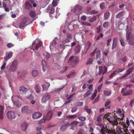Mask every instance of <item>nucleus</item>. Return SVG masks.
Masks as SVG:
<instances>
[{"label": "nucleus", "instance_id": "f257e3e1", "mask_svg": "<svg viewBox=\"0 0 134 134\" xmlns=\"http://www.w3.org/2000/svg\"><path fill=\"white\" fill-rule=\"evenodd\" d=\"M18 91L20 93H26V98L29 99H32L33 98V97L31 94V92L30 91V93L29 95L26 94V92L27 90V89L26 87L24 86H20L18 89Z\"/></svg>", "mask_w": 134, "mask_h": 134}, {"label": "nucleus", "instance_id": "f03ea898", "mask_svg": "<svg viewBox=\"0 0 134 134\" xmlns=\"http://www.w3.org/2000/svg\"><path fill=\"white\" fill-rule=\"evenodd\" d=\"M114 115L118 120H122L124 116V113L121 111V109L119 108H117L116 112L114 113Z\"/></svg>", "mask_w": 134, "mask_h": 134}, {"label": "nucleus", "instance_id": "7ed1b4c3", "mask_svg": "<svg viewBox=\"0 0 134 134\" xmlns=\"http://www.w3.org/2000/svg\"><path fill=\"white\" fill-rule=\"evenodd\" d=\"M9 71L10 72H14L16 71L18 64V60L16 59H14L10 64Z\"/></svg>", "mask_w": 134, "mask_h": 134}, {"label": "nucleus", "instance_id": "20e7f679", "mask_svg": "<svg viewBox=\"0 0 134 134\" xmlns=\"http://www.w3.org/2000/svg\"><path fill=\"white\" fill-rule=\"evenodd\" d=\"M127 39L128 40L129 44L131 46L134 45V36L131 33L129 32L126 34Z\"/></svg>", "mask_w": 134, "mask_h": 134}, {"label": "nucleus", "instance_id": "39448f33", "mask_svg": "<svg viewBox=\"0 0 134 134\" xmlns=\"http://www.w3.org/2000/svg\"><path fill=\"white\" fill-rule=\"evenodd\" d=\"M7 118L10 120L14 119L16 116V113L13 111H9L6 114Z\"/></svg>", "mask_w": 134, "mask_h": 134}, {"label": "nucleus", "instance_id": "423d86ee", "mask_svg": "<svg viewBox=\"0 0 134 134\" xmlns=\"http://www.w3.org/2000/svg\"><path fill=\"white\" fill-rule=\"evenodd\" d=\"M51 95L48 93L44 94L42 97L41 99V102L45 103L51 99Z\"/></svg>", "mask_w": 134, "mask_h": 134}, {"label": "nucleus", "instance_id": "0eeeda50", "mask_svg": "<svg viewBox=\"0 0 134 134\" xmlns=\"http://www.w3.org/2000/svg\"><path fill=\"white\" fill-rule=\"evenodd\" d=\"M42 45V42L38 41L36 40L33 42L32 47H35V49L37 50L38 48L41 46Z\"/></svg>", "mask_w": 134, "mask_h": 134}, {"label": "nucleus", "instance_id": "6e6552de", "mask_svg": "<svg viewBox=\"0 0 134 134\" xmlns=\"http://www.w3.org/2000/svg\"><path fill=\"white\" fill-rule=\"evenodd\" d=\"M82 9V7L81 6L77 5L74 8L71 9V11L74 13H77L81 11Z\"/></svg>", "mask_w": 134, "mask_h": 134}, {"label": "nucleus", "instance_id": "1a4fd4ad", "mask_svg": "<svg viewBox=\"0 0 134 134\" xmlns=\"http://www.w3.org/2000/svg\"><path fill=\"white\" fill-rule=\"evenodd\" d=\"M47 12H48L51 14H53L55 12V8L53 6L51 5H50L46 9Z\"/></svg>", "mask_w": 134, "mask_h": 134}, {"label": "nucleus", "instance_id": "9d476101", "mask_svg": "<svg viewBox=\"0 0 134 134\" xmlns=\"http://www.w3.org/2000/svg\"><path fill=\"white\" fill-rule=\"evenodd\" d=\"M42 114L39 112H36L32 114V118L33 119H38L42 116Z\"/></svg>", "mask_w": 134, "mask_h": 134}, {"label": "nucleus", "instance_id": "9b49d317", "mask_svg": "<svg viewBox=\"0 0 134 134\" xmlns=\"http://www.w3.org/2000/svg\"><path fill=\"white\" fill-rule=\"evenodd\" d=\"M27 21L26 18L24 19L23 21L20 24L19 27L20 28L24 29V27L27 24Z\"/></svg>", "mask_w": 134, "mask_h": 134}, {"label": "nucleus", "instance_id": "f8f14e48", "mask_svg": "<svg viewBox=\"0 0 134 134\" xmlns=\"http://www.w3.org/2000/svg\"><path fill=\"white\" fill-rule=\"evenodd\" d=\"M27 106H25L23 107L21 109V111L22 113L28 114L30 112Z\"/></svg>", "mask_w": 134, "mask_h": 134}, {"label": "nucleus", "instance_id": "ddd939ff", "mask_svg": "<svg viewBox=\"0 0 134 134\" xmlns=\"http://www.w3.org/2000/svg\"><path fill=\"white\" fill-rule=\"evenodd\" d=\"M4 107L0 105V119H2L3 118V114L4 113Z\"/></svg>", "mask_w": 134, "mask_h": 134}, {"label": "nucleus", "instance_id": "4468645a", "mask_svg": "<svg viewBox=\"0 0 134 134\" xmlns=\"http://www.w3.org/2000/svg\"><path fill=\"white\" fill-rule=\"evenodd\" d=\"M52 111H48L46 116H44L48 120H49L52 116Z\"/></svg>", "mask_w": 134, "mask_h": 134}, {"label": "nucleus", "instance_id": "2eb2a0df", "mask_svg": "<svg viewBox=\"0 0 134 134\" xmlns=\"http://www.w3.org/2000/svg\"><path fill=\"white\" fill-rule=\"evenodd\" d=\"M115 116H112L109 117V116H107V120H108L110 123H112L113 122L114 120L115 119Z\"/></svg>", "mask_w": 134, "mask_h": 134}, {"label": "nucleus", "instance_id": "dca6fc26", "mask_svg": "<svg viewBox=\"0 0 134 134\" xmlns=\"http://www.w3.org/2000/svg\"><path fill=\"white\" fill-rule=\"evenodd\" d=\"M25 8L27 10H29L32 7V5L29 2H26L25 4Z\"/></svg>", "mask_w": 134, "mask_h": 134}, {"label": "nucleus", "instance_id": "f3484780", "mask_svg": "<svg viewBox=\"0 0 134 134\" xmlns=\"http://www.w3.org/2000/svg\"><path fill=\"white\" fill-rule=\"evenodd\" d=\"M104 69L103 66H99V71L98 73H96V76H98L100 75L102 73Z\"/></svg>", "mask_w": 134, "mask_h": 134}, {"label": "nucleus", "instance_id": "a211bd4d", "mask_svg": "<svg viewBox=\"0 0 134 134\" xmlns=\"http://www.w3.org/2000/svg\"><path fill=\"white\" fill-rule=\"evenodd\" d=\"M70 125V123L68 122L67 124L62 125L60 128V130L62 131H64L66 130V127L68 125Z\"/></svg>", "mask_w": 134, "mask_h": 134}, {"label": "nucleus", "instance_id": "6ab92c4d", "mask_svg": "<svg viewBox=\"0 0 134 134\" xmlns=\"http://www.w3.org/2000/svg\"><path fill=\"white\" fill-rule=\"evenodd\" d=\"M132 93V90H127L125 92L123 93L122 94L123 96H127L130 95Z\"/></svg>", "mask_w": 134, "mask_h": 134}, {"label": "nucleus", "instance_id": "aec40b11", "mask_svg": "<svg viewBox=\"0 0 134 134\" xmlns=\"http://www.w3.org/2000/svg\"><path fill=\"white\" fill-rule=\"evenodd\" d=\"M28 125L26 123L24 122L22 123L21 125V128L22 130L23 131H25L27 129Z\"/></svg>", "mask_w": 134, "mask_h": 134}, {"label": "nucleus", "instance_id": "412c9836", "mask_svg": "<svg viewBox=\"0 0 134 134\" xmlns=\"http://www.w3.org/2000/svg\"><path fill=\"white\" fill-rule=\"evenodd\" d=\"M41 64L42 66V70L44 72L45 71L46 68V64L45 61L43 60H42L41 61Z\"/></svg>", "mask_w": 134, "mask_h": 134}, {"label": "nucleus", "instance_id": "4be33fe9", "mask_svg": "<svg viewBox=\"0 0 134 134\" xmlns=\"http://www.w3.org/2000/svg\"><path fill=\"white\" fill-rule=\"evenodd\" d=\"M92 92L91 90L87 91L83 95V96L84 98H86L90 96L91 93Z\"/></svg>", "mask_w": 134, "mask_h": 134}, {"label": "nucleus", "instance_id": "5701e85b", "mask_svg": "<svg viewBox=\"0 0 134 134\" xmlns=\"http://www.w3.org/2000/svg\"><path fill=\"white\" fill-rule=\"evenodd\" d=\"M34 88L36 91V92L37 93H39L40 92V89L39 86L38 84H36L35 85Z\"/></svg>", "mask_w": 134, "mask_h": 134}, {"label": "nucleus", "instance_id": "b1692460", "mask_svg": "<svg viewBox=\"0 0 134 134\" xmlns=\"http://www.w3.org/2000/svg\"><path fill=\"white\" fill-rule=\"evenodd\" d=\"M78 123V122L75 121L71 123H70V125H68V126H71V127H74V128H75L77 126V124Z\"/></svg>", "mask_w": 134, "mask_h": 134}, {"label": "nucleus", "instance_id": "393cba45", "mask_svg": "<svg viewBox=\"0 0 134 134\" xmlns=\"http://www.w3.org/2000/svg\"><path fill=\"white\" fill-rule=\"evenodd\" d=\"M125 130L121 128L120 127H119L117 129V132L119 134H121L122 133H123L124 130Z\"/></svg>", "mask_w": 134, "mask_h": 134}, {"label": "nucleus", "instance_id": "a878e982", "mask_svg": "<svg viewBox=\"0 0 134 134\" xmlns=\"http://www.w3.org/2000/svg\"><path fill=\"white\" fill-rule=\"evenodd\" d=\"M124 13L125 12L124 11L120 12L116 15V18H120Z\"/></svg>", "mask_w": 134, "mask_h": 134}, {"label": "nucleus", "instance_id": "bb28decb", "mask_svg": "<svg viewBox=\"0 0 134 134\" xmlns=\"http://www.w3.org/2000/svg\"><path fill=\"white\" fill-rule=\"evenodd\" d=\"M29 15L32 18H34L36 16V14L35 11L33 10L30 11L29 12Z\"/></svg>", "mask_w": 134, "mask_h": 134}, {"label": "nucleus", "instance_id": "cd10ccee", "mask_svg": "<svg viewBox=\"0 0 134 134\" xmlns=\"http://www.w3.org/2000/svg\"><path fill=\"white\" fill-rule=\"evenodd\" d=\"M85 111L87 112L88 114H90L92 112V110L91 109L88 108L87 106H85L84 108Z\"/></svg>", "mask_w": 134, "mask_h": 134}, {"label": "nucleus", "instance_id": "c85d7f7f", "mask_svg": "<svg viewBox=\"0 0 134 134\" xmlns=\"http://www.w3.org/2000/svg\"><path fill=\"white\" fill-rule=\"evenodd\" d=\"M32 75L34 77H36L38 74V71L37 70H33L32 72Z\"/></svg>", "mask_w": 134, "mask_h": 134}, {"label": "nucleus", "instance_id": "c756f323", "mask_svg": "<svg viewBox=\"0 0 134 134\" xmlns=\"http://www.w3.org/2000/svg\"><path fill=\"white\" fill-rule=\"evenodd\" d=\"M97 92V90L95 89L94 93L92 94V96L91 97V99L92 100H93L96 96Z\"/></svg>", "mask_w": 134, "mask_h": 134}, {"label": "nucleus", "instance_id": "7c9ffc66", "mask_svg": "<svg viewBox=\"0 0 134 134\" xmlns=\"http://www.w3.org/2000/svg\"><path fill=\"white\" fill-rule=\"evenodd\" d=\"M125 69V68L121 69L118 68L116 69L115 71L116 73H119L122 72Z\"/></svg>", "mask_w": 134, "mask_h": 134}, {"label": "nucleus", "instance_id": "2f4dec72", "mask_svg": "<svg viewBox=\"0 0 134 134\" xmlns=\"http://www.w3.org/2000/svg\"><path fill=\"white\" fill-rule=\"evenodd\" d=\"M47 120H48L47 119L44 117V116H43V118L41 120L39 121V124H41L42 123H45Z\"/></svg>", "mask_w": 134, "mask_h": 134}, {"label": "nucleus", "instance_id": "473e14b6", "mask_svg": "<svg viewBox=\"0 0 134 134\" xmlns=\"http://www.w3.org/2000/svg\"><path fill=\"white\" fill-rule=\"evenodd\" d=\"M93 62V59L92 58H90L87 61V62L86 63V65H90Z\"/></svg>", "mask_w": 134, "mask_h": 134}, {"label": "nucleus", "instance_id": "72a5a7b5", "mask_svg": "<svg viewBox=\"0 0 134 134\" xmlns=\"http://www.w3.org/2000/svg\"><path fill=\"white\" fill-rule=\"evenodd\" d=\"M77 115L75 114L72 115H69L67 116L66 117V118L67 119H74L76 118L77 117Z\"/></svg>", "mask_w": 134, "mask_h": 134}, {"label": "nucleus", "instance_id": "f704fd0d", "mask_svg": "<svg viewBox=\"0 0 134 134\" xmlns=\"http://www.w3.org/2000/svg\"><path fill=\"white\" fill-rule=\"evenodd\" d=\"M104 93L105 96H110L111 94V92L107 90H104Z\"/></svg>", "mask_w": 134, "mask_h": 134}, {"label": "nucleus", "instance_id": "c9c22d12", "mask_svg": "<svg viewBox=\"0 0 134 134\" xmlns=\"http://www.w3.org/2000/svg\"><path fill=\"white\" fill-rule=\"evenodd\" d=\"M57 44L55 40H53L52 42H51L50 44V47H51L52 46L54 47Z\"/></svg>", "mask_w": 134, "mask_h": 134}, {"label": "nucleus", "instance_id": "e433bc0d", "mask_svg": "<svg viewBox=\"0 0 134 134\" xmlns=\"http://www.w3.org/2000/svg\"><path fill=\"white\" fill-rule=\"evenodd\" d=\"M95 53L96 54V58H97L99 57L100 55V51L99 50H97Z\"/></svg>", "mask_w": 134, "mask_h": 134}, {"label": "nucleus", "instance_id": "4c0bfd02", "mask_svg": "<svg viewBox=\"0 0 134 134\" xmlns=\"http://www.w3.org/2000/svg\"><path fill=\"white\" fill-rule=\"evenodd\" d=\"M99 95L98 96L97 98L95 99L94 100L93 102V104H94L98 102L99 100Z\"/></svg>", "mask_w": 134, "mask_h": 134}, {"label": "nucleus", "instance_id": "58836bf2", "mask_svg": "<svg viewBox=\"0 0 134 134\" xmlns=\"http://www.w3.org/2000/svg\"><path fill=\"white\" fill-rule=\"evenodd\" d=\"M97 17L96 16H94L93 18H91L89 20V22L91 23L93 22L94 21H96V20Z\"/></svg>", "mask_w": 134, "mask_h": 134}, {"label": "nucleus", "instance_id": "ea45409f", "mask_svg": "<svg viewBox=\"0 0 134 134\" xmlns=\"http://www.w3.org/2000/svg\"><path fill=\"white\" fill-rule=\"evenodd\" d=\"M101 129H103V130L104 131H107L108 132V133H110L111 132V131H110V130L108 129H107V126H105V127H103V128H102Z\"/></svg>", "mask_w": 134, "mask_h": 134}, {"label": "nucleus", "instance_id": "a19ab883", "mask_svg": "<svg viewBox=\"0 0 134 134\" xmlns=\"http://www.w3.org/2000/svg\"><path fill=\"white\" fill-rule=\"evenodd\" d=\"M110 13L109 12H107L104 14V17L105 19H107L109 16Z\"/></svg>", "mask_w": 134, "mask_h": 134}, {"label": "nucleus", "instance_id": "79ce46f5", "mask_svg": "<svg viewBox=\"0 0 134 134\" xmlns=\"http://www.w3.org/2000/svg\"><path fill=\"white\" fill-rule=\"evenodd\" d=\"M76 106H82L83 104V102H79L76 103Z\"/></svg>", "mask_w": 134, "mask_h": 134}, {"label": "nucleus", "instance_id": "37998d69", "mask_svg": "<svg viewBox=\"0 0 134 134\" xmlns=\"http://www.w3.org/2000/svg\"><path fill=\"white\" fill-rule=\"evenodd\" d=\"M52 6H53L54 7H56L57 5V2L55 0H53L52 3Z\"/></svg>", "mask_w": 134, "mask_h": 134}, {"label": "nucleus", "instance_id": "c03bdc74", "mask_svg": "<svg viewBox=\"0 0 134 134\" xmlns=\"http://www.w3.org/2000/svg\"><path fill=\"white\" fill-rule=\"evenodd\" d=\"M134 69V66H133L130 68L127 71V72L128 73H130V74L131 73L132 70Z\"/></svg>", "mask_w": 134, "mask_h": 134}, {"label": "nucleus", "instance_id": "a18cd8bd", "mask_svg": "<svg viewBox=\"0 0 134 134\" xmlns=\"http://www.w3.org/2000/svg\"><path fill=\"white\" fill-rule=\"evenodd\" d=\"M109 23L108 22H105L103 24V26L105 28L107 27L109 25Z\"/></svg>", "mask_w": 134, "mask_h": 134}, {"label": "nucleus", "instance_id": "49530a36", "mask_svg": "<svg viewBox=\"0 0 134 134\" xmlns=\"http://www.w3.org/2000/svg\"><path fill=\"white\" fill-rule=\"evenodd\" d=\"M100 7L101 9H103L105 7L104 3H102L100 4Z\"/></svg>", "mask_w": 134, "mask_h": 134}, {"label": "nucleus", "instance_id": "de8ad7c7", "mask_svg": "<svg viewBox=\"0 0 134 134\" xmlns=\"http://www.w3.org/2000/svg\"><path fill=\"white\" fill-rule=\"evenodd\" d=\"M91 45V43L90 42V41H88L87 43V45L86 46V47H87V50L89 49Z\"/></svg>", "mask_w": 134, "mask_h": 134}, {"label": "nucleus", "instance_id": "09e8293b", "mask_svg": "<svg viewBox=\"0 0 134 134\" xmlns=\"http://www.w3.org/2000/svg\"><path fill=\"white\" fill-rule=\"evenodd\" d=\"M70 41V40L67 38H65L63 39V43H68Z\"/></svg>", "mask_w": 134, "mask_h": 134}, {"label": "nucleus", "instance_id": "8fccbe9b", "mask_svg": "<svg viewBox=\"0 0 134 134\" xmlns=\"http://www.w3.org/2000/svg\"><path fill=\"white\" fill-rule=\"evenodd\" d=\"M120 42L121 44L122 47L125 46V44L124 40L122 39H120Z\"/></svg>", "mask_w": 134, "mask_h": 134}, {"label": "nucleus", "instance_id": "3c124183", "mask_svg": "<svg viewBox=\"0 0 134 134\" xmlns=\"http://www.w3.org/2000/svg\"><path fill=\"white\" fill-rule=\"evenodd\" d=\"M102 121V118L100 115H99L97 119V121L98 123H100Z\"/></svg>", "mask_w": 134, "mask_h": 134}, {"label": "nucleus", "instance_id": "603ef678", "mask_svg": "<svg viewBox=\"0 0 134 134\" xmlns=\"http://www.w3.org/2000/svg\"><path fill=\"white\" fill-rule=\"evenodd\" d=\"M104 69H103V72L102 73V74L103 75H104L107 72V68L105 66H104Z\"/></svg>", "mask_w": 134, "mask_h": 134}, {"label": "nucleus", "instance_id": "864d4df0", "mask_svg": "<svg viewBox=\"0 0 134 134\" xmlns=\"http://www.w3.org/2000/svg\"><path fill=\"white\" fill-rule=\"evenodd\" d=\"M116 74V72L115 71H113V72L111 74L109 77L110 78H112V77Z\"/></svg>", "mask_w": 134, "mask_h": 134}, {"label": "nucleus", "instance_id": "5fc2aeb1", "mask_svg": "<svg viewBox=\"0 0 134 134\" xmlns=\"http://www.w3.org/2000/svg\"><path fill=\"white\" fill-rule=\"evenodd\" d=\"M129 74H130V73H128L127 72V73L123 74L121 78V79L124 78L127 76L129 75Z\"/></svg>", "mask_w": 134, "mask_h": 134}, {"label": "nucleus", "instance_id": "6e6d98bb", "mask_svg": "<svg viewBox=\"0 0 134 134\" xmlns=\"http://www.w3.org/2000/svg\"><path fill=\"white\" fill-rule=\"evenodd\" d=\"M86 19H87V17H86V16H85L84 15L82 16L81 17V19L82 20H84V21L86 20Z\"/></svg>", "mask_w": 134, "mask_h": 134}, {"label": "nucleus", "instance_id": "4d7b16f0", "mask_svg": "<svg viewBox=\"0 0 134 134\" xmlns=\"http://www.w3.org/2000/svg\"><path fill=\"white\" fill-rule=\"evenodd\" d=\"M7 47L8 48H10L11 47H13V45L11 43H8L7 44Z\"/></svg>", "mask_w": 134, "mask_h": 134}, {"label": "nucleus", "instance_id": "13d9d810", "mask_svg": "<svg viewBox=\"0 0 134 134\" xmlns=\"http://www.w3.org/2000/svg\"><path fill=\"white\" fill-rule=\"evenodd\" d=\"M67 37L69 39H72V37L71 35L69 34H66Z\"/></svg>", "mask_w": 134, "mask_h": 134}, {"label": "nucleus", "instance_id": "bf43d9fd", "mask_svg": "<svg viewBox=\"0 0 134 134\" xmlns=\"http://www.w3.org/2000/svg\"><path fill=\"white\" fill-rule=\"evenodd\" d=\"M73 62L74 63V64H76L79 62V60L78 59H74L73 60Z\"/></svg>", "mask_w": 134, "mask_h": 134}, {"label": "nucleus", "instance_id": "052dcab7", "mask_svg": "<svg viewBox=\"0 0 134 134\" xmlns=\"http://www.w3.org/2000/svg\"><path fill=\"white\" fill-rule=\"evenodd\" d=\"M100 131L102 134H106V133H108L107 131H104L103 129H101Z\"/></svg>", "mask_w": 134, "mask_h": 134}, {"label": "nucleus", "instance_id": "680f3d73", "mask_svg": "<svg viewBox=\"0 0 134 134\" xmlns=\"http://www.w3.org/2000/svg\"><path fill=\"white\" fill-rule=\"evenodd\" d=\"M102 84L101 85H99L98 87L97 90H98V92H100V91H101V89L102 88Z\"/></svg>", "mask_w": 134, "mask_h": 134}, {"label": "nucleus", "instance_id": "e2e57ef3", "mask_svg": "<svg viewBox=\"0 0 134 134\" xmlns=\"http://www.w3.org/2000/svg\"><path fill=\"white\" fill-rule=\"evenodd\" d=\"M6 63H4L3 65L1 67V69H4L6 66Z\"/></svg>", "mask_w": 134, "mask_h": 134}, {"label": "nucleus", "instance_id": "0e129e2a", "mask_svg": "<svg viewBox=\"0 0 134 134\" xmlns=\"http://www.w3.org/2000/svg\"><path fill=\"white\" fill-rule=\"evenodd\" d=\"M124 132L123 133L124 134H131L128 131L127 129H126L124 130Z\"/></svg>", "mask_w": 134, "mask_h": 134}, {"label": "nucleus", "instance_id": "69168bd1", "mask_svg": "<svg viewBox=\"0 0 134 134\" xmlns=\"http://www.w3.org/2000/svg\"><path fill=\"white\" fill-rule=\"evenodd\" d=\"M79 119L82 121H83L85 120L86 118L84 117H80L79 118Z\"/></svg>", "mask_w": 134, "mask_h": 134}, {"label": "nucleus", "instance_id": "338daca9", "mask_svg": "<svg viewBox=\"0 0 134 134\" xmlns=\"http://www.w3.org/2000/svg\"><path fill=\"white\" fill-rule=\"evenodd\" d=\"M46 57L47 59H49L50 57V54L49 53H47L46 55Z\"/></svg>", "mask_w": 134, "mask_h": 134}, {"label": "nucleus", "instance_id": "774afa93", "mask_svg": "<svg viewBox=\"0 0 134 134\" xmlns=\"http://www.w3.org/2000/svg\"><path fill=\"white\" fill-rule=\"evenodd\" d=\"M83 130L82 129H81L79 130L78 132V134H84L83 133Z\"/></svg>", "mask_w": 134, "mask_h": 134}]
</instances>
